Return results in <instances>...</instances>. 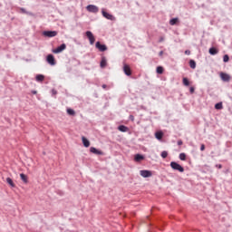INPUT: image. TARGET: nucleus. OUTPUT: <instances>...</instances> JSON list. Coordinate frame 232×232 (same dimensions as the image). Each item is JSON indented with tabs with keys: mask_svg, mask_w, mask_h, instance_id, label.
<instances>
[{
	"mask_svg": "<svg viewBox=\"0 0 232 232\" xmlns=\"http://www.w3.org/2000/svg\"><path fill=\"white\" fill-rule=\"evenodd\" d=\"M170 168L174 169L175 171H179V173H184V168L180 166V164L172 161L170 162Z\"/></svg>",
	"mask_w": 232,
	"mask_h": 232,
	"instance_id": "f257e3e1",
	"label": "nucleus"
},
{
	"mask_svg": "<svg viewBox=\"0 0 232 232\" xmlns=\"http://www.w3.org/2000/svg\"><path fill=\"white\" fill-rule=\"evenodd\" d=\"M85 34L89 39L90 44H95V36H93V34L91 31H87Z\"/></svg>",
	"mask_w": 232,
	"mask_h": 232,
	"instance_id": "f03ea898",
	"label": "nucleus"
},
{
	"mask_svg": "<svg viewBox=\"0 0 232 232\" xmlns=\"http://www.w3.org/2000/svg\"><path fill=\"white\" fill-rule=\"evenodd\" d=\"M63 50H66V44H62L56 49H53V53H61Z\"/></svg>",
	"mask_w": 232,
	"mask_h": 232,
	"instance_id": "7ed1b4c3",
	"label": "nucleus"
},
{
	"mask_svg": "<svg viewBox=\"0 0 232 232\" xmlns=\"http://www.w3.org/2000/svg\"><path fill=\"white\" fill-rule=\"evenodd\" d=\"M46 61H47L48 64H51V66H55V64H56L55 57H53V54H48Z\"/></svg>",
	"mask_w": 232,
	"mask_h": 232,
	"instance_id": "20e7f679",
	"label": "nucleus"
},
{
	"mask_svg": "<svg viewBox=\"0 0 232 232\" xmlns=\"http://www.w3.org/2000/svg\"><path fill=\"white\" fill-rule=\"evenodd\" d=\"M43 35L44 37H55L57 36V31H44Z\"/></svg>",
	"mask_w": 232,
	"mask_h": 232,
	"instance_id": "39448f33",
	"label": "nucleus"
},
{
	"mask_svg": "<svg viewBox=\"0 0 232 232\" xmlns=\"http://www.w3.org/2000/svg\"><path fill=\"white\" fill-rule=\"evenodd\" d=\"M95 47L100 51V52H106L108 50V47L106 44H102L101 42H97L95 44Z\"/></svg>",
	"mask_w": 232,
	"mask_h": 232,
	"instance_id": "423d86ee",
	"label": "nucleus"
},
{
	"mask_svg": "<svg viewBox=\"0 0 232 232\" xmlns=\"http://www.w3.org/2000/svg\"><path fill=\"white\" fill-rule=\"evenodd\" d=\"M86 8L88 12H91L92 14H97V12H99V7L93 5H90Z\"/></svg>",
	"mask_w": 232,
	"mask_h": 232,
	"instance_id": "0eeeda50",
	"label": "nucleus"
},
{
	"mask_svg": "<svg viewBox=\"0 0 232 232\" xmlns=\"http://www.w3.org/2000/svg\"><path fill=\"white\" fill-rule=\"evenodd\" d=\"M102 14L103 17H105V19H108L109 21H113V19H115L113 14H110V13L105 12L104 9L102 10Z\"/></svg>",
	"mask_w": 232,
	"mask_h": 232,
	"instance_id": "6e6552de",
	"label": "nucleus"
},
{
	"mask_svg": "<svg viewBox=\"0 0 232 232\" xmlns=\"http://www.w3.org/2000/svg\"><path fill=\"white\" fill-rule=\"evenodd\" d=\"M140 175L141 177H143V179H148V178L151 177V175H153V174L150 170H140Z\"/></svg>",
	"mask_w": 232,
	"mask_h": 232,
	"instance_id": "1a4fd4ad",
	"label": "nucleus"
},
{
	"mask_svg": "<svg viewBox=\"0 0 232 232\" xmlns=\"http://www.w3.org/2000/svg\"><path fill=\"white\" fill-rule=\"evenodd\" d=\"M123 72H124L125 75H128V77H130V75H131V68L130 67V65L124 63L123 64Z\"/></svg>",
	"mask_w": 232,
	"mask_h": 232,
	"instance_id": "9d476101",
	"label": "nucleus"
},
{
	"mask_svg": "<svg viewBox=\"0 0 232 232\" xmlns=\"http://www.w3.org/2000/svg\"><path fill=\"white\" fill-rule=\"evenodd\" d=\"M220 77L224 82H229V81H231V76L226 72H220Z\"/></svg>",
	"mask_w": 232,
	"mask_h": 232,
	"instance_id": "9b49d317",
	"label": "nucleus"
},
{
	"mask_svg": "<svg viewBox=\"0 0 232 232\" xmlns=\"http://www.w3.org/2000/svg\"><path fill=\"white\" fill-rule=\"evenodd\" d=\"M90 151H91V153H93L94 155H104V152L102 150H99L95 147H91Z\"/></svg>",
	"mask_w": 232,
	"mask_h": 232,
	"instance_id": "f8f14e48",
	"label": "nucleus"
},
{
	"mask_svg": "<svg viewBox=\"0 0 232 232\" xmlns=\"http://www.w3.org/2000/svg\"><path fill=\"white\" fill-rule=\"evenodd\" d=\"M82 141L84 148H90V140H88V139H86V137L82 136Z\"/></svg>",
	"mask_w": 232,
	"mask_h": 232,
	"instance_id": "ddd939ff",
	"label": "nucleus"
},
{
	"mask_svg": "<svg viewBox=\"0 0 232 232\" xmlns=\"http://www.w3.org/2000/svg\"><path fill=\"white\" fill-rule=\"evenodd\" d=\"M134 160L136 162H140V160H144V156H142L141 154H136L134 156Z\"/></svg>",
	"mask_w": 232,
	"mask_h": 232,
	"instance_id": "4468645a",
	"label": "nucleus"
},
{
	"mask_svg": "<svg viewBox=\"0 0 232 232\" xmlns=\"http://www.w3.org/2000/svg\"><path fill=\"white\" fill-rule=\"evenodd\" d=\"M20 179H21V180H23V182L24 184H28V176H26L25 174L21 173L20 174Z\"/></svg>",
	"mask_w": 232,
	"mask_h": 232,
	"instance_id": "2eb2a0df",
	"label": "nucleus"
},
{
	"mask_svg": "<svg viewBox=\"0 0 232 232\" xmlns=\"http://www.w3.org/2000/svg\"><path fill=\"white\" fill-rule=\"evenodd\" d=\"M155 137L156 139H158V140H161L162 137H164V133L162 131H157L155 133Z\"/></svg>",
	"mask_w": 232,
	"mask_h": 232,
	"instance_id": "dca6fc26",
	"label": "nucleus"
},
{
	"mask_svg": "<svg viewBox=\"0 0 232 232\" xmlns=\"http://www.w3.org/2000/svg\"><path fill=\"white\" fill-rule=\"evenodd\" d=\"M208 53H210V55H217V53H218V50H217V48L215 47H211L208 50Z\"/></svg>",
	"mask_w": 232,
	"mask_h": 232,
	"instance_id": "f3484780",
	"label": "nucleus"
},
{
	"mask_svg": "<svg viewBox=\"0 0 232 232\" xmlns=\"http://www.w3.org/2000/svg\"><path fill=\"white\" fill-rule=\"evenodd\" d=\"M35 79H36L37 82H43V81H44V75L37 74Z\"/></svg>",
	"mask_w": 232,
	"mask_h": 232,
	"instance_id": "a211bd4d",
	"label": "nucleus"
},
{
	"mask_svg": "<svg viewBox=\"0 0 232 232\" xmlns=\"http://www.w3.org/2000/svg\"><path fill=\"white\" fill-rule=\"evenodd\" d=\"M6 182L9 184V186H11V188H15V183H14V180H12V178H7Z\"/></svg>",
	"mask_w": 232,
	"mask_h": 232,
	"instance_id": "6ab92c4d",
	"label": "nucleus"
},
{
	"mask_svg": "<svg viewBox=\"0 0 232 232\" xmlns=\"http://www.w3.org/2000/svg\"><path fill=\"white\" fill-rule=\"evenodd\" d=\"M179 23V18H172L169 20V24L171 26H175V24H177Z\"/></svg>",
	"mask_w": 232,
	"mask_h": 232,
	"instance_id": "aec40b11",
	"label": "nucleus"
},
{
	"mask_svg": "<svg viewBox=\"0 0 232 232\" xmlns=\"http://www.w3.org/2000/svg\"><path fill=\"white\" fill-rule=\"evenodd\" d=\"M106 64H107L106 58L102 57L100 63L101 68H106Z\"/></svg>",
	"mask_w": 232,
	"mask_h": 232,
	"instance_id": "412c9836",
	"label": "nucleus"
},
{
	"mask_svg": "<svg viewBox=\"0 0 232 232\" xmlns=\"http://www.w3.org/2000/svg\"><path fill=\"white\" fill-rule=\"evenodd\" d=\"M189 66L192 68V70H195L197 68V63L194 60H190Z\"/></svg>",
	"mask_w": 232,
	"mask_h": 232,
	"instance_id": "4be33fe9",
	"label": "nucleus"
},
{
	"mask_svg": "<svg viewBox=\"0 0 232 232\" xmlns=\"http://www.w3.org/2000/svg\"><path fill=\"white\" fill-rule=\"evenodd\" d=\"M118 130H119L120 131L126 132V131H128V127H126V126H124V125H120V126L118 127Z\"/></svg>",
	"mask_w": 232,
	"mask_h": 232,
	"instance_id": "5701e85b",
	"label": "nucleus"
},
{
	"mask_svg": "<svg viewBox=\"0 0 232 232\" xmlns=\"http://www.w3.org/2000/svg\"><path fill=\"white\" fill-rule=\"evenodd\" d=\"M67 113H68V115L74 117L75 111L73 109H67Z\"/></svg>",
	"mask_w": 232,
	"mask_h": 232,
	"instance_id": "b1692460",
	"label": "nucleus"
},
{
	"mask_svg": "<svg viewBox=\"0 0 232 232\" xmlns=\"http://www.w3.org/2000/svg\"><path fill=\"white\" fill-rule=\"evenodd\" d=\"M157 73L162 74L164 73V68L162 66L157 67Z\"/></svg>",
	"mask_w": 232,
	"mask_h": 232,
	"instance_id": "393cba45",
	"label": "nucleus"
},
{
	"mask_svg": "<svg viewBox=\"0 0 232 232\" xmlns=\"http://www.w3.org/2000/svg\"><path fill=\"white\" fill-rule=\"evenodd\" d=\"M183 84L184 86H189V80H188V78H183Z\"/></svg>",
	"mask_w": 232,
	"mask_h": 232,
	"instance_id": "a878e982",
	"label": "nucleus"
},
{
	"mask_svg": "<svg viewBox=\"0 0 232 232\" xmlns=\"http://www.w3.org/2000/svg\"><path fill=\"white\" fill-rule=\"evenodd\" d=\"M216 110H222L223 106H222V102H218L215 105Z\"/></svg>",
	"mask_w": 232,
	"mask_h": 232,
	"instance_id": "bb28decb",
	"label": "nucleus"
},
{
	"mask_svg": "<svg viewBox=\"0 0 232 232\" xmlns=\"http://www.w3.org/2000/svg\"><path fill=\"white\" fill-rule=\"evenodd\" d=\"M223 61H224V63H228V62H229V55L225 54V55L223 56Z\"/></svg>",
	"mask_w": 232,
	"mask_h": 232,
	"instance_id": "cd10ccee",
	"label": "nucleus"
},
{
	"mask_svg": "<svg viewBox=\"0 0 232 232\" xmlns=\"http://www.w3.org/2000/svg\"><path fill=\"white\" fill-rule=\"evenodd\" d=\"M161 157H162V159H167V158H168V151L163 150V151L161 152Z\"/></svg>",
	"mask_w": 232,
	"mask_h": 232,
	"instance_id": "c85d7f7f",
	"label": "nucleus"
},
{
	"mask_svg": "<svg viewBox=\"0 0 232 232\" xmlns=\"http://www.w3.org/2000/svg\"><path fill=\"white\" fill-rule=\"evenodd\" d=\"M179 160H186V153H180L179 154Z\"/></svg>",
	"mask_w": 232,
	"mask_h": 232,
	"instance_id": "c756f323",
	"label": "nucleus"
},
{
	"mask_svg": "<svg viewBox=\"0 0 232 232\" xmlns=\"http://www.w3.org/2000/svg\"><path fill=\"white\" fill-rule=\"evenodd\" d=\"M129 119H130V121H131V122H133V121H135V117L133 115H130Z\"/></svg>",
	"mask_w": 232,
	"mask_h": 232,
	"instance_id": "7c9ffc66",
	"label": "nucleus"
},
{
	"mask_svg": "<svg viewBox=\"0 0 232 232\" xmlns=\"http://www.w3.org/2000/svg\"><path fill=\"white\" fill-rule=\"evenodd\" d=\"M204 150H206V145L201 144V146H200V151H204Z\"/></svg>",
	"mask_w": 232,
	"mask_h": 232,
	"instance_id": "2f4dec72",
	"label": "nucleus"
},
{
	"mask_svg": "<svg viewBox=\"0 0 232 232\" xmlns=\"http://www.w3.org/2000/svg\"><path fill=\"white\" fill-rule=\"evenodd\" d=\"M189 92L190 93H195V87H190Z\"/></svg>",
	"mask_w": 232,
	"mask_h": 232,
	"instance_id": "473e14b6",
	"label": "nucleus"
},
{
	"mask_svg": "<svg viewBox=\"0 0 232 232\" xmlns=\"http://www.w3.org/2000/svg\"><path fill=\"white\" fill-rule=\"evenodd\" d=\"M52 94H53V95H57V91H56L55 89H53V90H52Z\"/></svg>",
	"mask_w": 232,
	"mask_h": 232,
	"instance_id": "72a5a7b5",
	"label": "nucleus"
},
{
	"mask_svg": "<svg viewBox=\"0 0 232 232\" xmlns=\"http://www.w3.org/2000/svg\"><path fill=\"white\" fill-rule=\"evenodd\" d=\"M190 53H191V51H189V50H186V51H185V54H186V55H190Z\"/></svg>",
	"mask_w": 232,
	"mask_h": 232,
	"instance_id": "f704fd0d",
	"label": "nucleus"
},
{
	"mask_svg": "<svg viewBox=\"0 0 232 232\" xmlns=\"http://www.w3.org/2000/svg\"><path fill=\"white\" fill-rule=\"evenodd\" d=\"M164 41V36H161L159 40V43H162Z\"/></svg>",
	"mask_w": 232,
	"mask_h": 232,
	"instance_id": "c9c22d12",
	"label": "nucleus"
},
{
	"mask_svg": "<svg viewBox=\"0 0 232 232\" xmlns=\"http://www.w3.org/2000/svg\"><path fill=\"white\" fill-rule=\"evenodd\" d=\"M159 55H160V57H162V55H164V51H160Z\"/></svg>",
	"mask_w": 232,
	"mask_h": 232,
	"instance_id": "e433bc0d",
	"label": "nucleus"
},
{
	"mask_svg": "<svg viewBox=\"0 0 232 232\" xmlns=\"http://www.w3.org/2000/svg\"><path fill=\"white\" fill-rule=\"evenodd\" d=\"M216 167L218 168L219 169H222V165L221 164L216 165Z\"/></svg>",
	"mask_w": 232,
	"mask_h": 232,
	"instance_id": "4c0bfd02",
	"label": "nucleus"
},
{
	"mask_svg": "<svg viewBox=\"0 0 232 232\" xmlns=\"http://www.w3.org/2000/svg\"><path fill=\"white\" fill-rule=\"evenodd\" d=\"M178 146H182V140L178 141Z\"/></svg>",
	"mask_w": 232,
	"mask_h": 232,
	"instance_id": "58836bf2",
	"label": "nucleus"
},
{
	"mask_svg": "<svg viewBox=\"0 0 232 232\" xmlns=\"http://www.w3.org/2000/svg\"><path fill=\"white\" fill-rule=\"evenodd\" d=\"M21 11L23 12V14H26V10L24 8H21Z\"/></svg>",
	"mask_w": 232,
	"mask_h": 232,
	"instance_id": "ea45409f",
	"label": "nucleus"
},
{
	"mask_svg": "<svg viewBox=\"0 0 232 232\" xmlns=\"http://www.w3.org/2000/svg\"><path fill=\"white\" fill-rule=\"evenodd\" d=\"M102 87L103 89H106V84H103Z\"/></svg>",
	"mask_w": 232,
	"mask_h": 232,
	"instance_id": "a19ab883",
	"label": "nucleus"
},
{
	"mask_svg": "<svg viewBox=\"0 0 232 232\" xmlns=\"http://www.w3.org/2000/svg\"><path fill=\"white\" fill-rule=\"evenodd\" d=\"M33 93H34V94H35V93H37V92H36V91H34V92H33Z\"/></svg>",
	"mask_w": 232,
	"mask_h": 232,
	"instance_id": "79ce46f5",
	"label": "nucleus"
}]
</instances>
